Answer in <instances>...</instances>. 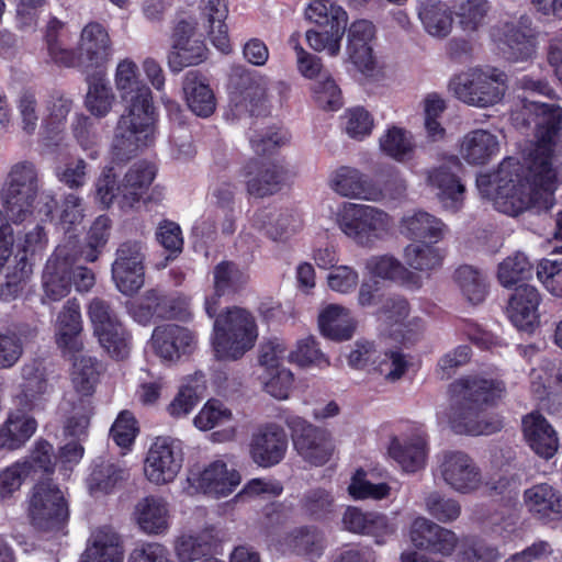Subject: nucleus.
Segmentation results:
<instances>
[{
  "mask_svg": "<svg viewBox=\"0 0 562 562\" xmlns=\"http://www.w3.org/2000/svg\"><path fill=\"white\" fill-rule=\"evenodd\" d=\"M443 227L445 224L439 218L424 211L403 217L401 223L402 234L419 241H439L443 236Z\"/></svg>",
  "mask_w": 562,
  "mask_h": 562,
  "instance_id": "ea45409f",
  "label": "nucleus"
},
{
  "mask_svg": "<svg viewBox=\"0 0 562 562\" xmlns=\"http://www.w3.org/2000/svg\"><path fill=\"white\" fill-rule=\"evenodd\" d=\"M247 282V276L239 266L229 260L218 262L213 269V295L205 300V312L213 318L220 306V299L239 292Z\"/></svg>",
  "mask_w": 562,
  "mask_h": 562,
  "instance_id": "c756f323",
  "label": "nucleus"
},
{
  "mask_svg": "<svg viewBox=\"0 0 562 562\" xmlns=\"http://www.w3.org/2000/svg\"><path fill=\"white\" fill-rule=\"evenodd\" d=\"M37 429V422L24 414L11 413L0 425V451H15L25 446Z\"/></svg>",
  "mask_w": 562,
  "mask_h": 562,
  "instance_id": "4c0bfd02",
  "label": "nucleus"
},
{
  "mask_svg": "<svg viewBox=\"0 0 562 562\" xmlns=\"http://www.w3.org/2000/svg\"><path fill=\"white\" fill-rule=\"evenodd\" d=\"M285 424L291 430L293 446L308 463L321 467L326 464L335 450L331 435L300 416H288Z\"/></svg>",
  "mask_w": 562,
  "mask_h": 562,
  "instance_id": "f8f14e48",
  "label": "nucleus"
},
{
  "mask_svg": "<svg viewBox=\"0 0 562 562\" xmlns=\"http://www.w3.org/2000/svg\"><path fill=\"white\" fill-rule=\"evenodd\" d=\"M88 315L94 335L110 357L116 360L127 358L132 349L133 336L111 305L100 297H94L88 305Z\"/></svg>",
  "mask_w": 562,
  "mask_h": 562,
  "instance_id": "423d86ee",
  "label": "nucleus"
},
{
  "mask_svg": "<svg viewBox=\"0 0 562 562\" xmlns=\"http://www.w3.org/2000/svg\"><path fill=\"white\" fill-rule=\"evenodd\" d=\"M156 172V166L148 161L142 160L134 164L122 182V198L131 205L139 202L154 181Z\"/></svg>",
  "mask_w": 562,
  "mask_h": 562,
  "instance_id": "c03bdc74",
  "label": "nucleus"
},
{
  "mask_svg": "<svg viewBox=\"0 0 562 562\" xmlns=\"http://www.w3.org/2000/svg\"><path fill=\"white\" fill-rule=\"evenodd\" d=\"M57 344L70 351L77 349V336L82 329L80 305L76 299L68 300L57 317Z\"/></svg>",
  "mask_w": 562,
  "mask_h": 562,
  "instance_id": "de8ad7c7",
  "label": "nucleus"
},
{
  "mask_svg": "<svg viewBox=\"0 0 562 562\" xmlns=\"http://www.w3.org/2000/svg\"><path fill=\"white\" fill-rule=\"evenodd\" d=\"M200 9V18L213 45L222 53H229L232 46L225 22L228 15L226 0H201Z\"/></svg>",
  "mask_w": 562,
  "mask_h": 562,
  "instance_id": "72a5a7b5",
  "label": "nucleus"
},
{
  "mask_svg": "<svg viewBox=\"0 0 562 562\" xmlns=\"http://www.w3.org/2000/svg\"><path fill=\"white\" fill-rule=\"evenodd\" d=\"M305 18L319 27L345 30L347 27L348 14L340 5L331 0L310 1L305 9Z\"/></svg>",
  "mask_w": 562,
  "mask_h": 562,
  "instance_id": "603ef678",
  "label": "nucleus"
},
{
  "mask_svg": "<svg viewBox=\"0 0 562 562\" xmlns=\"http://www.w3.org/2000/svg\"><path fill=\"white\" fill-rule=\"evenodd\" d=\"M123 550L117 537L109 540L98 538L92 548L86 550L81 562H122Z\"/></svg>",
  "mask_w": 562,
  "mask_h": 562,
  "instance_id": "338daca9",
  "label": "nucleus"
},
{
  "mask_svg": "<svg viewBox=\"0 0 562 562\" xmlns=\"http://www.w3.org/2000/svg\"><path fill=\"white\" fill-rule=\"evenodd\" d=\"M440 473L443 481L459 493H471L481 485L479 467L472 458L461 451H449L443 454Z\"/></svg>",
  "mask_w": 562,
  "mask_h": 562,
  "instance_id": "6ab92c4d",
  "label": "nucleus"
},
{
  "mask_svg": "<svg viewBox=\"0 0 562 562\" xmlns=\"http://www.w3.org/2000/svg\"><path fill=\"white\" fill-rule=\"evenodd\" d=\"M156 239L168 252L166 260L177 259L183 251V235L180 225L173 221L162 220L156 229Z\"/></svg>",
  "mask_w": 562,
  "mask_h": 562,
  "instance_id": "69168bd1",
  "label": "nucleus"
},
{
  "mask_svg": "<svg viewBox=\"0 0 562 562\" xmlns=\"http://www.w3.org/2000/svg\"><path fill=\"white\" fill-rule=\"evenodd\" d=\"M288 443L284 428L276 423H267L252 432L249 456L258 467L269 469L282 462Z\"/></svg>",
  "mask_w": 562,
  "mask_h": 562,
  "instance_id": "dca6fc26",
  "label": "nucleus"
},
{
  "mask_svg": "<svg viewBox=\"0 0 562 562\" xmlns=\"http://www.w3.org/2000/svg\"><path fill=\"white\" fill-rule=\"evenodd\" d=\"M329 184L336 193L347 198L378 201L383 195L380 187L369 176L349 166L336 169Z\"/></svg>",
  "mask_w": 562,
  "mask_h": 562,
  "instance_id": "bb28decb",
  "label": "nucleus"
},
{
  "mask_svg": "<svg viewBox=\"0 0 562 562\" xmlns=\"http://www.w3.org/2000/svg\"><path fill=\"white\" fill-rule=\"evenodd\" d=\"M214 536L203 530L195 535H182L176 541V554L181 562H194L213 557Z\"/></svg>",
  "mask_w": 562,
  "mask_h": 562,
  "instance_id": "3c124183",
  "label": "nucleus"
},
{
  "mask_svg": "<svg viewBox=\"0 0 562 562\" xmlns=\"http://www.w3.org/2000/svg\"><path fill=\"white\" fill-rule=\"evenodd\" d=\"M536 146L529 153L527 160L538 165L542 172H554L552 157L557 139L562 130V108L557 104L535 102Z\"/></svg>",
  "mask_w": 562,
  "mask_h": 562,
  "instance_id": "9d476101",
  "label": "nucleus"
},
{
  "mask_svg": "<svg viewBox=\"0 0 562 562\" xmlns=\"http://www.w3.org/2000/svg\"><path fill=\"white\" fill-rule=\"evenodd\" d=\"M499 150L497 137L485 130L467 133L462 139L460 154L470 165H485Z\"/></svg>",
  "mask_w": 562,
  "mask_h": 562,
  "instance_id": "58836bf2",
  "label": "nucleus"
},
{
  "mask_svg": "<svg viewBox=\"0 0 562 562\" xmlns=\"http://www.w3.org/2000/svg\"><path fill=\"white\" fill-rule=\"evenodd\" d=\"M37 195V175L32 162L14 165L9 181L2 189L5 212L14 223L24 222L33 213V203Z\"/></svg>",
  "mask_w": 562,
  "mask_h": 562,
  "instance_id": "1a4fd4ad",
  "label": "nucleus"
},
{
  "mask_svg": "<svg viewBox=\"0 0 562 562\" xmlns=\"http://www.w3.org/2000/svg\"><path fill=\"white\" fill-rule=\"evenodd\" d=\"M541 296L538 290L530 284L522 283L512 294L507 313L510 322L519 330L532 333L539 325V305Z\"/></svg>",
  "mask_w": 562,
  "mask_h": 562,
  "instance_id": "a878e982",
  "label": "nucleus"
},
{
  "mask_svg": "<svg viewBox=\"0 0 562 562\" xmlns=\"http://www.w3.org/2000/svg\"><path fill=\"white\" fill-rule=\"evenodd\" d=\"M375 27L368 20H358L351 23L348 30L347 52L350 61L361 71L374 69L375 60L371 42Z\"/></svg>",
  "mask_w": 562,
  "mask_h": 562,
  "instance_id": "7c9ffc66",
  "label": "nucleus"
},
{
  "mask_svg": "<svg viewBox=\"0 0 562 562\" xmlns=\"http://www.w3.org/2000/svg\"><path fill=\"white\" fill-rule=\"evenodd\" d=\"M60 246H66L71 249V257H69V277L71 278V286L74 285L76 291L78 292H88L95 282L94 273L91 269L79 265L81 259L85 260L83 250L81 248L80 239L70 237L69 241H65L59 244Z\"/></svg>",
  "mask_w": 562,
  "mask_h": 562,
  "instance_id": "6e6d98bb",
  "label": "nucleus"
},
{
  "mask_svg": "<svg viewBox=\"0 0 562 562\" xmlns=\"http://www.w3.org/2000/svg\"><path fill=\"white\" fill-rule=\"evenodd\" d=\"M132 318L146 326L153 319L188 321L191 317L187 301L175 294H168L159 289H149L128 306Z\"/></svg>",
  "mask_w": 562,
  "mask_h": 562,
  "instance_id": "9b49d317",
  "label": "nucleus"
},
{
  "mask_svg": "<svg viewBox=\"0 0 562 562\" xmlns=\"http://www.w3.org/2000/svg\"><path fill=\"white\" fill-rule=\"evenodd\" d=\"M86 485L91 495H109L121 488L130 479V470L120 461L95 458L89 468Z\"/></svg>",
  "mask_w": 562,
  "mask_h": 562,
  "instance_id": "393cba45",
  "label": "nucleus"
},
{
  "mask_svg": "<svg viewBox=\"0 0 562 562\" xmlns=\"http://www.w3.org/2000/svg\"><path fill=\"white\" fill-rule=\"evenodd\" d=\"M247 180V192L257 198L271 195L281 190L284 180V169L276 162H266L261 159H250L243 168Z\"/></svg>",
  "mask_w": 562,
  "mask_h": 562,
  "instance_id": "c85d7f7f",
  "label": "nucleus"
},
{
  "mask_svg": "<svg viewBox=\"0 0 562 562\" xmlns=\"http://www.w3.org/2000/svg\"><path fill=\"white\" fill-rule=\"evenodd\" d=\"M367 269L374 277L401 283H409L416 279L415 273L407 270L396 258L387 255L370 258Z\"/></svg>",
  "mask_w": 562,
  "mask_h": 562,
  "instance_id": "13d9d810",
  "label": "nucleus"
},
{
  "mask_svg": "<svg viewBox=\"0 0 562 562\" xmlns=\"http://www.w3.org/2000/svg\"><path fill=\"white\" fill-rule=\"evenodd\" d=\"M182 89L190 111L200 117L211 116L216 109V98L209 79L199 70L186 72Z\"/></svg>",
  "mask_w": 562,
  "mask_h": 562,
  "instance_id": "473e14b6",
  "label": "nucleus"
},
{
  "mask_svg": "<svg viewBox=\"0 0 562 562\" xmlns=\"http://www.w3.org/2000/svg\"><path fill=\"white\" fill-rule=\"evenodd\" d=\"M498 559L497 548L479 539L462 542L458 553V562H497Z\"/></svg>",
  "mask_w": 562,
  "mask_h": 562,
  "instance_id": "774afa93",
  "label": "nucleus"
},
{
  "mask_svg": "<svg viewBox=\"0 0 562 562\" xmlns=\"http://www.w3.org/2000/svg\"><path fill=\"white\" fill-rule=\"evenodd\" d=\"M89 89L86 95L88 111L98 116H105L113 104L114 94L112 88L105 80V70H94L87 75Z\"/></svg>",
  "mask_w": 562,
  "mask_h": 562,
  "instance_id": "a18cd8bd",
  "label": "nucleus"
},
{
  "mask_svg": "<svg viewBox=\"0 0 562 562\" xmlns=\"http://www.w3.org/2000/svg\"><path fill=\"white\" fill-rule=\"evenodd\" d=\"M406 263L419 271L434 270L442 265L443 255L431 244H411L404 250Z\"/></svg>",
  "mask_w": 562,
  "mask_h": 562,
  "instance_id": "680f3d73",
  "label": "nucleus"
},
{
  "mask_svg": "<svg viewBox=\"0 0 562 562\" xmlns=\"http://www.w3.org/2000/svg\"><path fill=\"white\" fill-rule=\"evenodd\" d=\"M451 401V427L457 434L492 435L503 428L498 414L487 415L506 392L505 383L484 374H468L456 379L448 389Z\"/></svg>",
  "mask_w": 562,
  "mask_h": 562,
  "instance_id": "f03ea898",
  "label": "nucleus"
},
{
  "mask_svg": "<svg viewBox=\"0 0 562 562\" xmlns=\"http://www.w3.org/2000/svg\"><path fill=\"white\" fill-rule=\"evenodd\" d=\"M418 16L426 32L432 36L446 37L451 32L452 11L441 0L423 3L418 10Z\"/></svg>",
  "mask_w": 562,
  "mask_h": 562,
  "instance_id": "09e8293b",
  "label": "nucleus"
},
{
  "mask_svg": "<svg viewBox=\"0 0 562 562\" xmlns=\"http://www.w3.org/2000/svg\"><path fill=\"white\" fill-rule=\"evenodd\" d=\"M342 524L350 532L374 537L378 544H383L386 537L395 533V527L385 515L351 506L346 509Z\"/></svg>",
  "mask_w": 562,
  "mask_h": 562,
  "instance_id": "2f4dec72",
  "label": "nucleus"
},
{
  "mask_svg": "<svg viewBox=\"0 0 562 562\" xmlns=\"http://www.w3.org/2000/svg\"><path fill=\"white\" fill-rule=\"evenodd\" d=\"M144 259L139 241L127 240L119 246L112 263V278L117 290L124 295H133L143 286Z\"/></svg>",
  "mask_w": 562,
  "mask_h": 562,
  "instance_id": "2eb2a0df",
  "label": "nucleus"
},
{
  "mask_svg": "<svg viewBox=\"0 0 562 562\" xmlns=\"http://www.w3.org/2000/svg\"><path fill=\"white\" fill-rule=\"evenodd\" d=\"M231 101L238 110L250 116H266L269 113L267 85L262 77L243 71L232 77Z\"/></svg>",
  "mask_w": 562,
  "mask_h": 562,
  "instance_id": "a211bd4d",
  "label": "nucleus"
},
{
  "mask_svg": "<svg viewBox=\"0 0 562 562\" xmlns=\"http://www.w3.org/2000/svg\"><path fill=\"white\" fill-rule=\"evenodd\" d=\"M427 439L423 434H416L401 441L392 438L389 446V454L405 472L415 473L424 468L427 459Z\"/></svg>",
  "mask_w": 562,
  "mask_h": 562,
  "instance_id": "f704fd0d",
  "label": "nucleus"
},
{
  "mask_svg": "<svg viewBox=\"0 0 562 562\" xmlns=\"http://www.w3.org/2000/svg\"><path fill=\"white\" fill-rule=\"evenodd\" d=\"M71 249L58 245L48 258L43 276L44 296L43 302H58L67 296L71 290V278L69 277V257Z\"/></svg>",
  "mask_w": 562,
  "mask_h": 562,
  "instance_id": "aec40b11",
  "label": "nucleus"
},
{
  "mask_svg": "<svg viewBox=\"0 0 562 562\" xmlns=\"http://www.w3.org/2000/svg\"><path fill=\"white\" fill-rule=\"evenodd\" d=\"M111 224L112 222L106 215H100L94 220L88 232L87 244L81 245L85 262H94L99 258L109 240Z\"/></svg>",
  "mask_w": 562,
  "mask_h": 562,
  "instance_id": "e2e57ef3",
  "label": "nucleus"
},
{
  "mask_svg": "<svg viewBox=\"0 0 562 562\" xmlns=\"http://www.w3.org/2000/svg\"><path fill=\"white\" fill-rule=\"evenodd\" d=\"M172 48L168 55V65L172 72H180L183 68L198 65L206 58V47L202 41L178 40Z\"/></svg>",
  "mask_w": 562,
  "mask_h": 562,
  "instance_id": "5fc2aeb1",
  "label": "nucleus"
},
{
  "mask_svg": "<svg viewBox=\"0 0 562 562\" xmlns=\"http://www.w3.org/2000/svg\"><path fill=\"white\" fill-rule=\"evenodd\" d=\"M205 390L206 381L202 372L189 375L168 405L167 412L176 418L187 416L202 400Z\"/></svg>",
  "mask_w": 562,
  "mask_h": 562,
  "instance_id": "79ce46f5",
  "label": "nucleus"
},
{
  "mask_svg": "<svg viewBox=\"0 0 562 562\" xmlns=\"http://www.w3.org/2000/svg\"><path fill=\"white\" fill-rule=\"evenodd\" d=\"M531 273L532 265L528 258L521 252H516L498 265L497 279L503 286L512 288L530 278Z\"/></svg>",
  "mask_w": 562,
  "mask_h": 562,
  "instance_id": "052dcab7",
  "label": "nucleus"
},
{
  "mask_svg": "<svg viewBox=\"0 0 562 562\" xmlns=\"http://www.w3.org/2000/svg\"><path fill=\"white\" fill-rule=\"evenodd\" d=\"M240 475L237 471L227 469L223 461H214L199 475L198 487L204 494L216 497L227 496L239 485Z\"/></svg>",
  "mask_w": 562,
  "mask_h": 562,
  "instance_id": "c9c22d12",
  "label": "nucleus"
},
{
  "mask_svg": "<svg viewBox=\"0 0 562 562\" xmlns=\"http://www.w3.org/2000/svg\"><path fill=\"white\" fill-rule=\"evenodd\" d=\"M528 513L542 525L562 520V491L549 483H538L524 492Z\"/></svg>",
  "mask_w": 562,
  "mask_h": 562,
  "instance_id": "4be33fe9",
  "label": "nucleus"
},
{
  "mask_svg": "<svg viewBox=\"0 0 562 562\" xmlns=\"http://www.w3.org/2000/svg\"><path fill=\"white\" fill-rule=\"evenodd\" d=\"M457 97L480 108L498 103L507 90V75L496 67L474 68L454 82Z\"/></svg>",
  "mask_w": 562,
  "mask_h": 562,
  "instance_id": "0eeeda50",
  "label": "nucleus"
},
{
  "mask_svg": "<svg viewBox=\"0 0 562 562\" xmlns=\"http://www.w3.org/2000/svg\"><path fill=\"white\" fill-rule=\"evenodd\" d=\"M521 427L526 442L538 457L550 460L555 456L560 447L558 432L540 412L524 416Z\"/></svg>",
  "mask_w": 562,
  "mask_h": 562,
  "instance_id": "b1692460",
  "label": "nucleus"
},
{
  "mask_svg": "<svg viewBox=\"0 0 562 562\" xmlns=\"http://www.w3.org/2000/svg\"><path fill=\"white\" fill-rule=\"evenodd\" d=\"M31 525L40 531L61 530L68 522V503L57 484L50 477L38 481L29 502Z\"/></svg>",
  "mask_w": 562,
  "mask_h": 562,
  "instance_id": "39448f33",
  "label": "nucleus"
},
{
  "mask_svg": "<svg viewBox=\"0 0 562 562\" xmlns=\"http://www.w3.org/2000/svg\"><path fill=\"white\" fill-rule=\"evenodd\" d=\"M214 317L212 347L217 360L235 361L252 349L258 327L250 312L233 306Z\"/></svg>",
  "mask_w": 562,
  "mask_h": 562,
  "instance_id": "7ed1b4c3",
  "label": "nucleus"
},
{
  "mask_svg": "<svg viewBox=\"0 0 562 562\" xmlns=\"http://www.w3.org/2000/svg\"><path fill=\"white\" fill-rule=\"evenodd\" d=\"M55 454L50 442L41 438L34 442L30 456L22 461V464L29 465V474L43 472L52 475L55 472Z\"/></svg>",
  "mask_w": 562,
  "mask_h": 562,
  "instance_id": "0e129e2a",
  "label": "nucleus"
},
{
  "mask_svg": "<svg viewBox=\"0 0 562 562\" xmlns=\"http://www.w3.org/2000/svg\"><path fill=\"white\" fill-rule=\"evenodd\" d=\"M339 228L360 246L371 247L387 232L390 216L376 207L345 203L337 215Z\"/></svg>",
  "mask_w": 562,
  "mask_h": 562,
  "instance_id": "6e6552de",
  "label": "nucleus"
},
{
  "mask_svg": "<svg viewBox=\"0 0 562 562\" xmlns=\"http://www.w3.org/2000/svg\"><path fill=\"white\" fill-rule=\"evenodd\" d=\"M528 18L518 23L506 22L493 31V38L502 56L509 61H525L536 52V38Z\"/></svg>",
  "mask_w": 562,
  "mask_h": 562,
  "instance_id": "f3484780",
  "label": "nucleus"
},
{
  "mask_svg": "<svg viewBox=\"0 0 562 562\" xmlns=\"http://www.w3.org/2000/svg\"><path fill=\"white\" fill-rule=\"evenodd\" d=\"M182 462L181 441L171 437H157L147 452L144 472L151 483H170L179 473Z\"/></svg>",
  "mask_w": 562,
  "mask_h": 562,
  "instance_id": "ddd939ff",
  "label": "nucleus"
},
{
  "mask_svg": "<svg viewBox=\"0 0 562 562\" xmlns=\"http://www.w3.org/2000/svg\"><path fill=\"white\" fill-rule=\"evenodd\" d=\"M24 383L22 392L18 396L20 409L24 413L35 409H43L47 391V380L44 373L34 366H24L22 368Z\"/></svg>",
  "mask_w": 562,
  "mask_h": 562,
  "instance_id": "37998d69",
  "label": "nucleus"
},
{
  "mask_svg": "<svg viewBox=\"0 0 562 562\" xmlns=\"http://www.w3.org/2000/svg\"><path fill=\"white\" fill-rule=\"evenodd\" d=\"M115 86L124 104L111 147L112 161L125 164L154 142L158 119L150 88L139 78L137 65L131 59L119 63Z\"/></svg>",
  "mask_w": 562,
  "mask_h": 562,
  "instance_id": "f257e3e1",
  "label": "nucleus"
},
{
  "mask_svg": "<svg viewBox=\"0 0 562 562\" xmlns=\"http://www.w3.org/2000/svg\"><path fill=\"white\" fill-rule=\"evenodd\" d=\"M318 326L324 337L335 341L348 340L353 334V326L348 321V310L335 304L322 311Z\"/></svg>",
  "mask_w": 562,
  "mask_h": 562,
  "instance_id": "8fccbe9b",
  "label": "nucleus"
},
{
  "mask_svg": "<svg viewBox=\"0 0 562 562\" xmlns=\"http://www.w3.org/2000/svg\"><path fill=\"white\" fill-rule=\"evenodd\" d=\"M99 362L95 358L81 356L74 363L72 383L77 393L81 396H91L99 382Z\"/></svg>",
  "mask_w": 562,
  "mask_h": 562,
  "instance_id": "4d7b16f0",
  "label": "nucleus"
},
{
  "mask_svg": "<svg viewBox=\"0 0 562 562\" xmlns=\"http://www.w3.org/2000/svg\"><path fill=\"white\" fill-rule=\"evenodd\" d=\"M151 345L158 357L173 361L182 355H190L193 351L195 337L186 327L177 324H164L155 327Z\"/></svg>",
  "mask_w": 562,
  "mask_h": 562,
  "instance_id": "5701e85b",
  "label": "nucleus"
},
{
  "mask_svg": "<svg viewBox=\"0 0 562 562\" xmlns=\"http://www.w3.org/2000/svg\"><path fill=\"white\" fill-rule=\"evenodd\" d=\"M285 542L289 549L307 562H316L324 553L325 537L315 526H301L291 530Z\"/></svg>",
  "mask_w": 562,
  "mask_h": 562,
  "instance_id": "e433bc0d",
  "label": "nucleus"
},
{
  "mask_svg": "<svg viewBox=\"0 0 562 562\" xmlns=\"http://www.w3.org/2000/svg\"><path fill=\"white\" fill-rule=\"evenodd\" d=\"M112 53L111 40L106 29L98 22L88 23L81 31L80 54L81 63L87 71L105 70Z\"/></svg>",
  "mask_w": 562,
  "mask_h": 562,
  "instance_id": "cd10ccee",
  "label": "nucleus"
},
{
  "mask_svg": "<svg viewBox=\"0 0 562 562\" xmlns=\"http://www.w3.org/2000/svg\"><path fill=\"white\" fill-rule=\"evenodd\" d=\"M517 177H507L503 184H498L494 195V205L502 213L517 216L530 209L537 194V189L546 188L555 180V172L544 173L538 165L527 160L521 164Z\"/></svg>",
  "mask_w": 562,
  "mask_h": 562,
  "instance_id": "20e7f679",
  "label": "nucleus"
},
{
  "mask_svg": "<svg viewBox=\"0 0 562 562\" xmlns=\"http://www.w3.org/2000/svg\"><path fill=\"white\" fill-rule=\"evenodd\" d=\"M454 280L471 304L477 305L485 300L487 283L480 270L468 265L460 266L454 272Z\"/></svg>",
  "mask_w": 562,
  "mask_h": 562,
  "instance_id": "864d4df0",
  "label": "nucleus"
},
{
  "mask_svg": "<svg viewBox=\"0 0 562 562\" xmlns=\"http://www.w3.org/2000/svg\"><path fill=\"white\" fill-rule=\"evenodd\" d=\"M411 540L415 548L442 557H450L459 543V539L452 530L426 518L414 520Z\"/></svg>",
  "mask_w": 562,
  "mask_h": 562,
  "instance_id": "412c9836",
  "label": "nucleus"
},
{
  "mask_svg": "<svg viewBox=\"0 0 562 562\" xmlns=\"http://www.w3.org/2000/svg\"><path fill=\"white\" fill-rule=\"evenodd\" d=\"M301 513L310 520L326 521L336 512L335 497L331 491L323 487L307 490L299 502Z\"/></svg>",
  "mask_w": 562,
  "mask_h": 562,
  "instance_id": "49530a36",
  "label": "nucleus"
},
{
  "mask_svg": "<svg viewBox=\"0 0 562 562\" xmlns=\"http://www.w3.org/2000/svg\"><path fill=\"white\" fill-rule=\"evenodd\" d=\"M521 170V162L513 157L505 158L498 168L492 173L480 175L476 179V186L482 195L494 201L498 184H503L507 177H517V171Z\"/></svg>",
  "mask_w": 562,
  "mask_h": 562,
  "instance_id": "bf43d9fd",
  "label": "nucleus"
},
{
  "mask_svg": "<svg viewBox=\"0 0 562 562\" xmlns=\"http://www.w3.org/2000/svg\"><path fill=\"white\" fill-rule=\"evenodd\" d=\"M135 514L140 529L146 533L159 535L168 529L169 513L161 497L146 496L136 505Z\"/></svg>",
  "mask_w": 562,
  "mask_h": 562,
  "instance_id": "a19ab883",
  "label": "nucleus"
},
{
  "mask_svg": "<svg viewBox=\"0 0 562 562\" xmlns=\"http://www.w3.org/2000/svg\"><path fill=\"white\" fill-rule=\"evenodd\" d=\"M463 166L456 155L448 156L443 162L427 170V184L437 190V196L445 209L457 212L461 209L465 187L459 173Z\"/></svg>",
  "mask_w": 562,
  "mask_h": 562,
  "instance_id": "4468645a",
  "label": "nucleus"
}]
</instances>
